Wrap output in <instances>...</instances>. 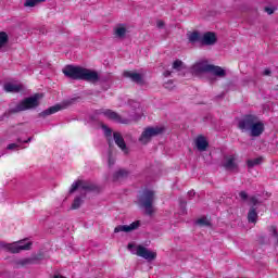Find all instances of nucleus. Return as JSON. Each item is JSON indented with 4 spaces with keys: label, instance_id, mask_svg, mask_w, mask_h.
<instances>
[{
    "label": "nucleus",
    "instance_id": "1",
    "mask_svg": "<svg viewBox=\"0 0 278 278\" xmlns=\"http://www.w3.org/2000/svg\"><path fill=\"white\" fill-rule=\"evenodd\" d=\"M63 74L70 79H83L91 84L99 81V74L96 71L79 66L67 65L63 68Z\"/></svg>",
    "mask_w": 278,
    "mask_h": 278
},
{
    "label": "nucleus",
    "instance_id": "2",
    "mask_svg": "<svg viewBox=\"0 0 278 278\" xmlns=\"http://www.w3.org/2000/svg\"><path fill=\"white\" fill-rule=\"evenodd\" d=\"M239 129L250 131V136L257 138L264 134V122L255 115H245L239 122Z\"/></svg>",
    "mask_w": 278,
    "mask_h": 278
},
{
    "label": "nucleus",
    "instance_id": "3",
    "mask_svg": "<svg viewBox=\"0 0 278 278\" xmlns=\"http://www.w3.org/2000/svg\"><path fill=\"white\" fill-rule=\"evenodd\" d=\"M76 190H79L81 194L77 195L74 199L71 210H79V207H81V203H84V199L86 197V194L84 192H92V190H94V185H92L88 180L78 178L77 180H75L72 184V186L70 188V194H73V192H75Z\"/></svg>",
    "mask_w": 278,
    "mask_h": 278
},
{
    "label": "nucleus",
    "instance_id": "4",
    "mask_svg": "<svg viewBox=\"0 0 278 278\" xmlns=\"http://www.w3.org/2000/svg\"><path fill=\"white\" fill-rule=\"evenodd\" d=\"M192 73L199 75L200 73H212L216 77H225L226 72L223 67L208 64L207 61H199L192 66Z\"/></svg>",
    "mask_w": 278,
    "mask_h": 278
},
{
    "label": "nucleus",
    "instance_id": "5",
    "mask_svg": "<svg viewBox=\"0 0 278 278\" xmlns=\"http://www.w3.org/2000/svg\"><path fill=\"white\" fill-rule=\"evenodd\" d=\"M98 116H104L109 121H113V123H119L121 125H129L131 121H138V117L134 113H130L127 117L118 115V113L110 110L102 109L97 111Z\"/></svg>",
    "mask_w": 278,
    "mask_h": 278
},
{
    "label": "nucleus",
    "instance_id": "6",
    "mask_svg": "<svg viewBox=\"0 0 278 278\" xmlns=\"http://www.w3.org/2000/svg\"><path fill=\"white\" fill-rule=\"evenodd\" d=\"M128 251H130V253L132 255H138V257H142L143 260H147L148 262H153V260H155V257H157V252L151 251V250L144 248L143 245H140V244L138 245L136 243H129Z\"/></svg>",
    "mask_w": 278,
    "mask_h": 278
},
{
    "label": "nucleus",
    "instance_id": "7",
    "mask_svg": "<svg viewBox=\"0 0 278 278\" xmlns=\"http://www.w3.org/2000/svg\"><path fill=\"white\" fill-rule=\"evenodd\" d=\"M42 97H45L42 93H35L33 97L24 99L16 105L15 112H25V110H34V108H38Z\"/></svg>",
    "mask_w": 278,
    "mask_h": 278
},
{
    "label": "nucleus",
    "instance_id": "8",
    "mask_svg": "<svg viewBox=\"0 0 278 278\" xmlns=\"http://www.w3.org/2000/svg\"><path fill=\"white\" fill-rule=\"evenodd\" d=\"M153 201H155V193L152 190H144L139 197V204L149 215L153 214Z\"/></svg>",
    "mask_w": 278,
    "mask_h": 278
},
{
    "label": "nucleus",
    "instance_id": "9",
    "mask_svg": "<svg viewBox=\"0 0 278 278\" xmlns=\"http://www.w3.org/2000/svg\"><path fill=\"white\" fill-rule=\"evenodd\" d=\"M163 131H164V128L160 126L148 127L142 131L139 138V142H141V144H147L151 142V138H155V136H160V134H162Z\"/></svg>",
    "mask_w": 278,
    "mask_h": 278
},
{
    "label": "nucleus",
    "instance_id": "10",
    "mask_svg": "<svg viewBox=\"0 0 278 278\" xmlns=\"http://www.w3.org/2000/svg\"><path fill=\"white\" fill-rule=\"evenodd\" d=\"M5 249L11 253H21V251H29V249H31V241H29L28 239L20 240L17 242L7 244Z\"/></svg>",
    "mask_w": 278,
    "mask_h": 278
},
{
    "label": "nucleus",
    "instance_id": "11",
    "mask_svg": "<svg viewBox=\"0 0 278 278\" xmlns=\"http://www.w3.org/2000/svg\"><path fill=\"white\" fill-rule=\"evenodd\" d=\"M250 205H253V207H251L248 213V223H252L253 225H255V223H257V211H255V207L260 205V201H257V198H250Z\"/></svg>",
    "mask_w": 278,
    "mask_h": 278
},
{
    "label": "nucleus",
    "instance_id": "12",
    "mask_svg": "<svg viewBox=\"0 0 278 278\" xmlns=\"http://www.w3.org/2000/svg\"><path fill=\"white\" fill-rule=\"evenodd\" d=\"M223 166H224V168H226V170H237L238 169V157L233 154L226 155L224 157Z\"/></svg>",
    "mask_w": 278,
    "mask_h": 278
},
{
    "label": "nucleus",
    "instance_id": "13",
    "mask_svg": "<svg viewBox=\"0 0 278 278\" xmlns=\"http://www.w3.org/2000/svg\"><path fill=\"white\" fill-rule=\"evenodd\" d=\"M138 227H140V220H136L130 225H119L115 227L114 232L121 233V231H124L125 233H129V231H135V229H138Z\"/></svg>",
    "mask_w": 278,
    "mask_h": 278
},
{
    "label": "nucleus",
    "instance_id": "14",
    "mask_svg": "<svg viewBox=\"0 0 278 278\" xmlns=\"http://www.w3.org/2000/svg\"><path fill=\"white\" fill-rule=\"evenodd\" d=\"M113 138L115 141V144L119 147L123 151V153H129V150L127 149V144H125V139H123V135L121 132H114Z\"/></svg>",
    "mask_w": 278,
    "mask_h": 278
},
{
    "label": "nucleus",
    "instance_id": "15",
    "mask_svg": "<svg viewBox=\"0 0 278 278\" xmlns=\"http://www.w3.org/2000/svg\"><path fill=\"white\" fill-rule=\"evenodd\" d=\"M216 34L214 33H205L201 38V43L206 46L216 45Z\"/></svg>",
    "mask_w": 278,
    "mask_h": 278
},
{
    "label": "nucleus",
    "instance_id": "16",
    "mask_svg": "<svg viewBox=\"0 0 278 278\" xmlns=\"http://www.w3.org/2000/svg\"><path fill=\"white\" fill-rule=\"evenodd\" d=\"M114 36L115 38H124L127 36V26L125 24H118L114 28Z\"/></svg>",
    "mask_w": 278,
    "mask_h": 278
},
{
    "label": "nucleus",
    "instance_id": "17",
    "mask_svg": "<svg viewBox=\"0 0 278 278\" xmlns=\"http://www.w3.org/2000/svg\"><path fill=\"white\" fill-rule=\"evenodd\" d=\"M5 92H21L23 85L16 83H8L4 85Z\"/></svg>",
    "mask_w": 278,
    "mask_h": 278
},
{
    "label": "nucleus",
    "instance_id": "18",
    "mask_svg": "<svg viewBox=\"0 0 278 278\" xmlns=\"http://www.w3.org/2000/svg\"><path fill=\"white\" fill-rule=\"evenodd\" d=\"M210 143H207V139L203 136H200L195 139V147L198 151H205Z\"/></svg>",
    "mask_w": 278,
    "mask_h": 278
},
{
    "label": "nucleus",
    "instance_id": "19",
    "mask_svg": "<svg viewBox=\"0 0 278 278\" xmlns=\"http://www.w3.org/2000/svg\"><path fill=\"white\" fill-rule=\"evenodd\" d=\"M124 77H128L131 81L136 84H142V74H138L136 72H125Z\"/></svg>",
    "mask_w": 278,
    "mask_h": 278
},
{
    "label": "nucleus",
    "instance_id": "20",
    "mask_svg": "<svg viewBox=\"0 0 278 278\" xmlns=\"http://www.w3.org/2000/svg\"><path fill=\"white\" fill-rule=\"evenodd\" d=\"M63 109H64V106H62L61 104H56V105L50 106L46 111L41 112L40 116H51V114H56V112H60Z\"/></svg>",
    "mask_w": 278,
    "mask_h": 278
},
{
    "label": "nucleus",
    "instance_id": "21",
    "mask_svg": "<svg viewBox=\"0 0 278 278\" xmlns=\"http://www.w3.org/2000/svg\"><path fill=\"white\" fill-rule=\"evenodd\" d=\"M189 42H201V34L199 31H192L187 34Z\"/></svg>",
    "mask_w": 278,
    "mask_h": 278
},
{
    "label": "nucleus",
    "instance_id": "22",
    "mask_svg": "<svg viewBox=\"0 0 278 278\" xmlns=\"http://www.w3.org/2000/svg\"><path fill=\"white\" fill-rule=\"evenodd\" d=\"M262 162H264V157H262V156H258L256 159H250V160H248V167L253 168L254 166H260V164H262Z\"/></svg>",
    "mask_w": 278,
    "mask_h": 278
},
{
    "label": "nucleus",
    "instance_id": "23",
    "mask_svg": "<svg viewBox=\"0 0 278 278\" xmlns=\"http://www.w3.org/2000/svg\"><path fill=\"white\" fill-rule=\"evenodd\" d=\"M47 0H26L24 2V8H36L38 3H45Z\"/></svg>",
    "mask_w": 278,
    "mask_h": 278
},
{
    "label": "nucleus",
    "instance_id": "24",
    "mask_svg": "<svg viewBox=\"0 0 278 278\" xmlns=\"http://www.w3.org/2000/svg\"><path fill=\"white\" fill-rule=\"evenodd\" d=\"M173 70L174 71H177L178 73H181V71H185L186 70V66L184 65V62L179 61V60H176L174 63H173Z\"/></svg>",
    "mask_w": 278,
    "mask_h": 278
},
{
    "label": "nucleus",
    "instance_id": "25",
    "mask_svg": "<svg viewBox=\"0 0 278 278\" xmlns=\"http://www.w3.org/2000/svg\"><path fill=\"white\" fill-rule=\"evenodd\" d=\"M8 33L5 31H0V49H3V47H5V45H8Z\"/></svg>",
    "mask_w": 278,
    "mask_h": 278
},
{
    "label": "nucleus",
    "instance_id": "26",
    "mask_svg": "<svg viewBox=\"0 0 278 278\" xmlns=\"http://www.w3.org/2000/svg\"><path fill=\"white\" fill-rule=\"evenodd\" d=\"M125 177H127V170H125V169H118V170L114 174L113 179H114V181H118V179H123V178H125Z\"/></svg>",
    "mask_w": 278,
    "mask_h": 278
},
{
    "label": "nucleus",
    "instance_id": "27",
    "mask_svg": "<svg viewBox=\"0 0 278 278\" xmlns=\"http://www.w3.org/2000/svg\"><path fill=\"white\" fill-rule=\"evenodd\" d=\"M197 225L200 227H207L210 226V219L207 217H202L197 220Z\"/></svg>",
    "mask_w": 278,
    "mask_h": 278
},
{
    "label": "nucleus",
    "instance_id": "28",
    "mask_svg": "<svg viewBox=\"0 0 278 278\" xmlns=\"http://www.w3.org/2000/svg\"><path fill=\"white\" fill-rule=\"evenodd\" d=\"M269 233H270V236H273L274 242H276V244L278 245V232H277V227L271 226V227L269 228Z\"/></svg>",
    "mask_w": 278,
    "mask_h": 278
},
{
    "label": "nucleus",
    "instance_id": "29",
    "mask_svg": "<svg viewBox=\"0 0 278 278\" xmlns=\"http://www.w3.org/2000/svg\"><path fill=\"white\" fill-rule=\"evenodd\" d=\"M8 149H9V151H14L16 149H21V144H18V143H10L8 146Z\"/></svg>",
    "mask_w": 278,
    "mask_h": 278
},
{
    "label": "nucleus",
    "instance_id": "30",
    "mask_svg": "<svg viewBox=\"0 0 278 278\" xmlns=\"http://www.w3.org/2000/svg\"><path fill=\"white\" fill-rule=\"evenodd\" d=\"M102 129H103L105 136H112V129L108 128V126L103 125Z\"/></svg>",
    "mask_w": 278,
    "mask_h": 278
},
{
    "label": "nucleus",
    "instance_id": "31",
    "mask_svg": "<svg viewBox=\"0 0 278 278\" xmlns=\"http://www.w3.org/2000/svg\"><path fill=\"white\" fill-rule=\"evenodd\" d=\"M239 197H240V199H241L242 201H247V199H249V195L247 194L245 191H241V192L239 193Z\"/></svg>",
    "mask_w": 278,
    "mask_h": 278
},
{
    "label": "nucleus",
    "instance_id": "32",
    "mask_svg": "<svg viewBox=\"0 0 278 278\" xmlns=\"http://www.w3.org/2000/svg\"><path fill=\"white\" fill-rule=\"evenodd\" d=\"M164 86L167 90H173V80H168Z\"/></svg>",
    "mask_w": 278,
    "mask_h": 278
},
{
    "label": "nucleus",
    "instance_id": "33",
    "mask_svg": "<svg viewBox=\"0 0 278 278\" xmlns=\"http://www.w3.org/2000/svg\"><path fill=\"white\" fill-rule=\"evenodd\" d=\"M265 12H267V14H274L275 13V8H265Z\"/></svg>",
    "mask_w": 278,
    "mask_h": 278
},
{
    "label": "nucleus",
    "instance_id": "34",
    "mask_svg": "<svg viewBox=\"0 0 278 278\" xmlns=\"http://www.w3.org/2000/svg\"><path fill=\"white\" fill-rule=\"evenodd\" d=\"M131 106L134 108V110H140V103L139 102H134L132 101Z\"/></svg>",
    "mask_w": 278,
    "mask_h": 278
},
{
    "label": "nucleus",
    "instance_id": "35",
    "mask_svg": "<svg viewBox=\"0 0 278 278\" xmlns=\"http://www.w3.org/2000/svg\"><path fill=\"white\" fill-rule=\"evenodd\" d=\"M114 162H116V160L114 157H112V155L109 156V166H113Z\"/></svg>",
    "mask_w": 278,
    "mask_h": 278
},
{
    "label": "nucleus",
    "instance_id": "36",
    "mask_svg": "<svg viewBox=\"0 0 278 278\" xmlns=\"http://www.w3.org/2000/svg\"><path fill=\"white\" fill-rule=\"evenodd\" d=\"M156 26L159 27V29H162V27H164V22L159 21V22L156 23Z\"/></svg>",
    "mask_w": 278,
    "mask_h": 278
},
{
    "label": "nucleus",
    "instance_id": "37",
    "mask_svg": "<svg viewBox=\"0 0 278 278\" xmlns=\"http://www.w3.org/2000/svg\"><path fill=\"white\" fill-rule=\"evenodd\" d=\"M27 262H29L27 258H24L22 261L18 262V264H21L22 266H25V264H27Z\"/></svg>",
    "mask_w": 278,
    "mask_h": 278
},
{
    "label": "nucleus",
    "instance_id": "38",
    "mask_svg": "<svg viewBox=\"0 0 278 278\" xmlns=\"http://www.w3.org/2000/svg\"><path fill=\"white\" fill-rule=\"evenodd\" d=\"M173 72H168V71H166V72H164V77H170V74H172Z\"/></svg>",
    "mask_w": 278,
    "mask_h": 278
},
{
    "label": "nucleus",
    "instance_id": "39",
    "mask_svg": "<svg viewBox=\"0 0 278 278\" xmlns=\"http://www.w3.org/2000/svg\"><path fill=\"white\" fill-rule=\"evenodd\" d=\"M263 75H270V70H265V71L263 72Z\"/></svg>",
    "mask_w": 278,
    "mask_h": 278
},
{
    "label": "nucleus",
    "instance_id": "40",
    "mask_svg": "<svg viewBox=\"0 0 278 278\" xmlns=\"http://www.w3.org/2000/svg\"><path fill=\"white\" fill-rule=\"evenodd\" d=\"M188 194L189 197H192L194 194V191H189Z\"/></svg>",
    "mask_w": 278,
    "mask_h": 278
},
{
    "label": "nucleus",
    "instance_id": "41",
    "mask_svg": "<svg viewBox=\"0 0 278 278\" xmlns=\"http://www.w3.org/2000/svg\"><path fill=\"white\" fill-rule=\"evenodd\" d=\"M25 143L27 142H31V138H28L26 141H24Z\"/></svg>",
    "mask_w": 278,
    "mask_h": 278
}]
</instances>
